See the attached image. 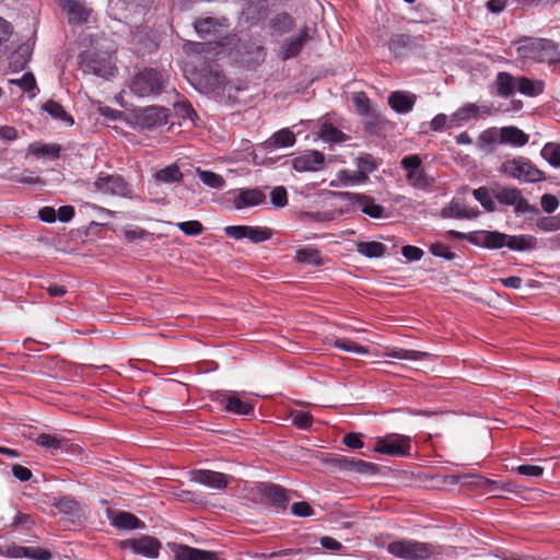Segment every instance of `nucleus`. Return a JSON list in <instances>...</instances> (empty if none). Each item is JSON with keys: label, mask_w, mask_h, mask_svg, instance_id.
I'll return each mask as SVG.
<instances>
[{"label": "nucleus", "mask_w": 560, "mask_h": 560, "mask_svg": "<svg viewBox=\"0 0 560 560\" xmlns=\"http://www.w3.org/2000/svg\"><path fill=\"white\" fill-rule=\"evenodd\" d=\"M446 235L457 240H466L476 246L488 249L508 247L511 250L525 252L537 246V238L528 234L509 235L499 231H476L466 234L451 230L446 232Z\"/></svg>", "instance_id": "obj_1"}, {"label": "nucleus", "mask_w": 560, "mask_h": 560, "mask_svg": "<svg viewBox=\"0 0 560 560\" xmlns=\"http://www.w3.org/2000/svg\"><path fill=\"white\" fill-rule=\"evenodd\" d=\"M516 45V52L520 59L548 63L560 61L558 57L559 45L551 39L524 37L517 40Z\"/></svg>", "instance_id": "obj_2"}, {"label": "nucleus", "mask_w": 560, "mask_h": 560, "mask_svg": "<svg viewBox=\"0 0 560 560\" xmlns=\"http://www.w3.org/2000/svg\"><path fill=\"white\" fill-rule=\"evenodd\" d=\"M501 171L508 176L525 183H538L546 179L545 173L523 156L505 161Z\"/></svg>", "instance_id": "obj_3"}, {"label": "nucleus", "mask_w": 560, "mask_h": 560, "mask_svg": "<svg viewBox=\"0 0 560 560\" xmlns=\"http://www.w3.org/2000/svg\"><path fill=\"white\" fill-rule=\"evenodd\" d=\"M386 550L392 556L404 560H424L434 552L432 545L408 539L393 541L387 545Z\"/></svg>", "instance_id": "obj_4"}, {"label": "nucleus", "mask_w": 560, "mask_h": 560, "mask_svg": "<svg viewBox=\"0 0 560 560\" xmlns=\"http://www.w3.org/2000/svg\"><path fill=\"white\" fill-rule=\"evenodd\" d=\"M164 85L165 80L160 71L145 68L135 75L130 90L133 94L145 97L160 94Z\"/></svg>", "instance_id": "obj_5"}, {"label": "nucleus", "mask_w": 560, "mask_h": 560, "mask_svg": "<svg viewBox=\"0 0 560 560\" xmlns=\"http://www.w3.org/2000/svg\"><path fill=\"white\" fill-rule=\"evenodd\" d=\"M411 438L398 433H389L376 439L374 451L380 454L405 457L410 455Z\"/></svg>", "instance_id": "obj_6"}, {"label": "nucleus", "mask_w": 560, "mask_h": 560, "mask_svg": "<svg viewBox=\"0 0 560 560\" xmlns=\"http://www.w3.org/2000/svg\"><path fill=\"white\" fill-rule=\"evenodd\" d=\"M79 65L86 73L107 78L114 75L115 66L93 50H85L79 55Z\"/></svg>", "instance_id": "obj_7"}, {"label": "nucleus", "mask_w": 560, "mask_h": 560, "mask_svg": "<svg viewBox=\"0 0 560 560\" xmlns=\"http://www.w3.org/2000/svg\"><path fill=\"white\" fill-rule=\"evenodd\" d=\"M337 196L348 201L351 209H359L362 213L380 219L384 214V207L375 203L374 198L364 194H355L349 191H339Z\"/></svg>", "instance_id": "obj_8"}, {"label": "nucleus", "mask_w": 560, "mask_h": 560, "mask_svg": "<svg viewBox=\"0 0 560 560\" xmlns=\"http://www.w3.org/2000/svg\"><path fill=\"white\" fill-rule=\"evenodd\" d=\"M495 199L506 206H514L516 213H532L536 212V208L529 205L527 199L522 195V191L516 187H500L494 192Z\"/></svg>", "instance_id": "obj_9"}, {"label": "nucleus", "mask_w": 560, "mask_h": 560, "mask_svg": "<svg viewBox=\"0 0 560 560\" xmlns=\"http://www.w3.org/2000/svg\"><path fill=\"white\" fill-rule=\"evenodd\" d=\"M224 233L235 240L248 238L253 243H261L271 237L268 229L249 225H229L224 228Z\"/></svg>", "instance_id": "obj_10"}, {"label": "nucleus", "mask_w": 560, "mask_h": 560, "mask_svg": "<svg viewBox=\"0 0 560 560\" xmlns=\"http://www.w3.org/2000/svg\"><path fill=\"white\" fill-rule=\"evenodd\" d=\"M93 185L96 191L105 195L126 196L128 194V184L117 174L98 176Z\"/></svg>", "instance_id": "obj_11"}, {"label": "nucleus", "mask_w": 560, "mask_h": 560, "mask_svg": "<svg viewBox=\"0 0 560 560\" xmlns=\"http://www.w3.org/2000/svg\"><path fill=\"white\" fill-rule=\"evenodd\" d=\"M325 155L317 150L304 151L292 160V167L296 172H316L323 168Z\"/></svg>", "instance_id": "obj_12"}, {"label": "nucleus", "mask_w": 560, "mask_h": 560, "mask_svg": "<svg viewBox=\"0 0 560 560\" xmlns=\"http://www.w3.org/2000/svg\"><path fill=\"white\" fill-rule=\"evenodd\" d=\"M125 549H131L135 553L149 558H155L159 555L160 542L151 536H142L138 539H127L121 542Z\"/></svg>", "instance_id": "obj_13"}, {"label": "nucleus", "mask_w": 560, "mask_h": 560, "mask_svg": "<svg viewBox=\"0 0 560 560\" xmlns=\"http://www.w3.org/2000/svg\"><path fill=\"white\" fill-rule=\"evenodd\" d=\"M261 500L277 509L284 510L289 502L290 495L288 490L278 485H265L260 488Z\"/></svg>", "instance_id": "obj_14"}, {"label": "nucleus", "mask_w": 560, "mask_h": 560, "mask_svg": "<svg viewBox=\"0 0 560 560\" xmlns=\"http://www.w3.org/2000/svg\"><path fill=\"white\" fill-rule=\"evenodd\" d=\"M192 479L209 488L224 490L229 486L232 477L223 472L203 469L194 471Z\"/></svg>", "instance_id": "obj_15"}, {"label": "nucleus", "mask_w": 560, "mask_h": 560, "mask_svg": "<svg viewBox=\"0 0 560 560\" xmlns=\"http://www.w3.org/2000/svg\"><path fill=\"white\" fill-rule=\"evenodd\" d=\"M228 20L225 18H200L194 22L196 32L202 39H209L215 36L220 31L226 26Z\"/></svg>", "instance_id": "obj_16"}, {"label": "nucleus", "mask_w": 560, "mask_h": 560, "mask_svg": "<svg viewBox=\"0 0 560 560\" xmlns=\"http://www.w3.org/2000/svg\"><path fill=\"white\" fill-rule=\"evenodd\" d=\"M334 464L345 470H351L361 475H374L378 467L374 463L365 462L360 458L340 456L334 459Z\"/></svg>", "instance_id": "obj_17"}, {"label": "nucleus", "mask_w": 560, "mask_h": 560, "mask_svg": "<svg viewBox=\"0 0 560 560\" xmlns=\"http://www.w3.org/2000/svg\"><path fill=\"white\" fill-rule=\"evenodd\" d=\"M310 39L308 27L304 26L296 36L287 39L279 51L282 60H288L300 54L305 43Z\"/></svg>", "instance_id": "obj_18"}, {"label": "nucleus", "mask_w": 560, "mask_h": 560, "mask_svg": "<svg viewBox=\"0 0 560 560\" xmlns=\"http://www.w3.org/2000/svg\"><path fill=\"white\" fill-rule=\"evenodd\" d=\"M63 12L68 15L69 23L82 24L88 22L90 10L81 0H60Z\"/></svg>", "instance_id": "obj_19"}, {"label": "nucleus", "mask_w": 560, "mask_h": 560, "mask_svg": "<svg viewBox=\"0 0 560 560\" xmlns=\"http://www.w3.org/2000/svg\"><path fill=\"white\" fill-rule=\"evenodd\" d=\"M177 560H221L220 552L177 544Z\"/></svg>", "instance_id": "obj_20"}, {"label": "nucleus", "mask_w": 560, "mask_h": 560, "mask_svg": "<svg viewBox=\"0 0 560 560\" xmlns=\"http://www.w3.org/2000/svg\"><path fill=\"white\" fill-rule=\"evenodd\" d=\"M416 98L415 94L396 91L388 96V104L396 113L407 114L412 110Z\"/></svg>", "instance_id": "obj_21"}, {"label": "nucleus", "mask_w": 560, "mask_h": 560, "mask_svg": "<svg viewBox=\"0 0 560 560\" xmlns=\"http://www.w3.org/2000/svg\"><path fill=\"white\" fill-rule=\"evenodd\" d=\"M266 199L265 194L257 189H241L237 196L233 199V205L236 209L246 207H255L262 203Z\"/></svg>", "instance_id": "obj_22"}, {"label": "nucleus", "mask_w": 560, "mask_h": 560, "mask_svg": "<svg viewBox=\"0 0 560 560\" xmlns=\"http://www.w3.org/2000/svg\"><path fill=\"white\" fill-rule=\"evenodd\" d=\"M296 142V138L293 131L289 128H283L277 132H275L270 138H268L264 143V148L266 150H276L280 148H289L293 147Z\"/></svg>", "instance_id": "obj_23"}, {"label": "nucleus", "mask_w": 560, "mask_h": 560, "mask_svg": "<svg viewBox=\"0 0 560 560\" xmlns=\"http://www.w3.org/2000/svg\"><path fill=\"white\" fill-rule=\"evenodd\" d=\"M517 85V77H513L509 72L500 71L495 75L493 86L495 94L500 97L508 98L513 95Z\"/></svg>", "instance_id": "obj_24"}, {"label": "nucleus", "mask_w": 560, "mask_h": 560, "mask_svg": "<svg viewBox=\"0 0 560 560\" xmlns=\"http://www.w3.org/2000/svg\"><path fill=\"white\" fill-rule=\"evenodd\" d=\"M441 214L443 218L475 219L479 215V210L453 200L442 209Z\"/></svg>", "instance_id": "obj_25"}, {"label": "nucleus", "mask_w": 560, "mask_h": 560, "mask_svg": "<svg viewBox=\"0 0 560 560\" xmlns=\"http://www.w3.org/2000/svg\"><path fill=\"white\" fill-rule=\"evenodd\" d=\"M529 136L515 126L502 127L500 129V142L520 148L525 145Z\"/></svg>", "instance_id": "obj_26"}, {"label": "nucleus", "mask_w": 560, "mask_h": 560, "mask_svg": "<svg viewBox=\"0 0 560 560\" xmlns=\"http://www.w3.org/2000/svg\"><path fill=\"white\" fill-rule=\"evenodd\" d=\"M110 523L119 529H136L144 527V523L136 515L124 511L115 512L110 517Z\"/></svg>", "instance_id": "obj_27"}, {"label": "nucleus", "mask_w": 560, "mask_h": 560, "mask_svg": "<svg viewBox=\"0 0 560 560\" xmlns=\"http://www.w3.org/2000/svg\"><path fill=\"white\" fill-rule=\"evenodd\" d=\"M545 83L541 80H533L527 77H517L516 91L521 94L535 97L544 92Z\"/></svg>", "instance_id": "obj_28"}, {"label": "nucleus", "mask_w": 560, "mask_h": 560, "mask_svg": "<svg viewBox=\"0 0 560 560\" xmlns=\"http://www.w3.org/2000/svg\"><path fill=\"white\" fill-rule=\"evenodd\" d=\"M355 248L359 254L368 258H381L387 250L383 243L376 241L358 242Z\"/></svg>", "instance_id": "obj_29"}, {"label": "nucleus", "mask_w": 560, "mask_h": 560, "mask_svg": "<svg viewBox=\"0 0 560 560\" xmlns=\"http://www.w3.org/2000/svg\"><path fill=\"white\" fill-rule=\"evenodd\" d=\"M30 154H33L37 158H51L57 159L60 155L61 147L56 143L43 144L39 142H34L28 145L27 149Z\"/></svg>", "instance_id": "obj_30"}, {"label": "nucleus", "mask_w": 560, "mask_h": 560, "mask_svg": "<svg viewBox=\"0 0 560 560\" xmlns=\"http://www.w3.org/2000/svg\"><path fill=\"white\" fill-rule=\"evenodd\" d=\"M318 135L322 140L331 143H341L349 139V137L341 130L328 122H325L320 126Z\"/></svg>", "instance_id": "obj_31"}, {"label": "nucleus", "mask_w": 560, "mask_h": 560, "mask_svg": "<svg viewBox=\"0 0 560 560\" xmlns=\"http://www.w3.org/2000/svg\"><path fill=\"white\" fill-rule=\"evenodd\" d=\"M225 410L238 416H248L254 412V406L236 396H229L225 399Z\"/></svg>", "instance_id": "obj_32"}, {"label": "nucleus", "mask_w": 560, "mask_h": 560, "mask_svg": "<svg viewBox=\"0 0 560 560\" xmlns=\"http://www.w3.org/2000/svg\"><path fill=\"white\" fill-rule=\"evenodd\" d=\"M36 443L40 447L46 448L50 454L56 455L60 450L63 448L66 441L57 438L56 435L42 433L36 438Z\"/></svg>", "instance_id": "obj_33"}, {"label": "nucleus", "mask_w": 560, "mask_h": 560, "mask_svg": "<svg viewBox=\"0 0 560 560\" xmlns=\"http://www.w3.org/2000/svg\"><path fill=\"white\" fill-rule=\"evenodd\" d=\"M385 355L393 359L409 361H419L431 357L428 352L407 349H390L385 352Z\"/></svg>", "instance_id": "obj_34"}, {"label": "nucleus", "mask_w": 560, "mask_h": 560, "mask_svg": "<svg viewBox=\"0 0 560 560\" xmlns=\"http://www.w3.org/2000/svg\"><path fill=\"white\" fill-rule=\"evenodd\" d=\"M294 258L298 262L312 266H320L323 264L319 250L313 247L299 248L295 252Z\"/></svg>", "instance_id": "obj_35"}, {"label": "nucleus", "mask_w": 560, "mask_h": 560, "mask_svg": "<svg viewBox=\"0 0 560 560\" xmlns=\"http://www.w3.org/2000/svg\"><path fill=\"white\" fill-rule=\"evenodd\" d=\"M200 180L202 184L212 189H222L225 186V179L222 175L217 174L211 171H206L201 168L196 170Z\"/></svg>", "instance_id": "obj_36"}, {"label": "nucleus", "mask_w": 560, "mask_h": 560, "mask_svg": "<svg viewBox=\"0 0 560 560\" xmlns=\"http://www.w3.org/2000/svg\"><path fill=\"white\" fill-rule=\"evenodd\" d=\"M412 39L408 34H393L387 43L388 49L396 56L410 48Z\"/></svg>", "instance_id": "obj_37"}, {"label": "nucleus", "mask_w": 560, "mask_h": 560, "mask_svg": "<svg viewBox=\"0 0 560 560\" xmlns=\"http://www.w3.org/2000/svg\"><path fill=\"white\" fill-rule=\"evenodd\" d=\"M140 118L142 119V124L147 127L162 124L166 118L165 109L155 106L147 107L143 109Z\"/></svg>", "instance_id": "obj_38"}, {"label": "nucleus", "mask_w": 560, "mask_h": 560, "mask_svg": "<svg viewBox=\"0 0 560 560\" xmlns=\"http://www.w3.org/2000/svg\"><path fill=\"white\" fill-rule=\"evenodd\" d=\"M196 118L197 114L188 102L177 101V125L187 122L190 127H194Z\"/></svg>", "instance_id": "obj_39"}, {"label": "nucleus", "mask_w": 560, "mask_h": 560, "mask_svg": "<svg viewBox=\"0 0 560 560\" xmlns=\"http://www.w3.org/2000/svg\"><path fill=\"white\" fill-rule=\"evenodd\" d=\"M407 182L417 189H427L432 180L429 178L423 168L413 170L406 174Z\"/></svg>", "instance_id": "obj_40"}, {"label": "nucleus", "mask_w": 560, "mask_h": 560, "mask_svg": "<svg viewBox=\"0 0 560 560\" xmlns=\"http://www.w3.org/2000/svg\"><path fill=\"white\" fill-rule=\"evenodd\" d=\"M335 348L355 354H368L369 349L348 338H336L331 343Z\"/></svg>", "instance_id": "obj_41"}, {"label": "nucleus", "mask_w": 560, "mask_h": 560, "mask_svg": "<svg viewBox=\"0 0 560 560\" xmlns=\"http://www.w3.org/2000/svg\"><path fill=\"white\" fill-rule=\"evenodd\" d=\"M43 108L56 119L73 125V118L65 110L63 106L55 101H48L44 104Z\"/></svg>", "instance_id": "obj_42"}, {"label": "nucleus", "mask_w": 560, "mask_h": 560, "mask_svg": "<svg viewBox=\"0 0 560 560\" xmlns=\"http://www.w3.org/2000/svg\"><path fill=\"white\" fill-rule=\"evenodd\" d=\"M540 154L551 166L560 167V143H546Z\"/></svg>", "instance_id": "obj_43"}, {"label": "nucleus", "mask_w": 560, "mask_h": 560, "mask_svg": "<svg viewBox=\"0 0 560 560\" xmlns=\"http://www.w3.org/2000/svg\"><path fill=\"white\" fill-rule=\"evenodd\" d=\"M55 506L59 510L60 513L75 516L80 512L79 503L70 495H66L60 498Z\"/></svg>", "instance_id": "obj_44"}, {"label": "nucleus", "mask_w": 560, "mask_h": 560, "mask_svg": "<svg viewBox=\"0 0 560 560\" xmlns=\"http://www.w3.org/2000/svg\"><path fill=\"white\" fill-rule=\"evenodd\" d=\"M177 228L187 236H198L205 231L202 223L197 220L179 222Z\"/></svg>", "instance_id": "obj_45"}, {"label": "nucleus", "mask_w": 560, "mask_h": 560, "mask_svg": "<svg viewBox=\"0 0 560 560\" xmlns=\"http://www.w3.org/2000/svg\"><path fill=\"white\" fill-rule=\"evenodd\" d=\"M472 195L487 211H493L495 209V203L487 187H479L475 189Z\"/></svg>", "instance_id": "obj_46"}, {"label": "nucleus", "mask_w": 560, "mask_h": 560, "mask_svg": "<svg viewBox=\"0 0 560 560\" xmlns=\"http://www.w3.org/2000/svg\"><path fill=\"white\" fill-rule=\"evenodd\" d=\"M155 184H172L175 182V163L171 164L154 174Z\"/></svg>", "instance_id": "obj_47"}, {"label": "nucleus", "mask_w": 560, "mask_h": 560, "mask_svg": "<svg viewBox=\"0 0 560 560\" xmlns=\"http://www.w3.org/2000/svg\"><path fill=\"white\" fill-rule=\"evenodd\" d=\"M291 417H292V423L295 427L303 429V430L311 428V425L313 423V417L307 411H302V410L293 411Z\"/></svg>", "instance_id": "obj_48"}, {"label": "nucleus", "mask_w": 560, "mask_h": 560, "mask_svg": "<svg viewBox=\"0 0 560 560\" xmlns=\"http://www.w3.org/2000/svg\"><path fill=\"white\" fill-rule=\"evenodd\" d=\"M430 253L433 256L444 258L445 260H453L456 257V254L453 253L446 244L441 242L433 243L430 246Z\"/></svg>", "instance_id": "obj_49"}, {"label": "nucleus", "mask_w": 560, "mask_h": 560, "mask_svg": "<svg viewBox=\"0 0 560 560\" xmlns=\"http://www.w3.org/2000/svg\"><path fill=\"white\" fill-rule=\"evenodd\" d=\"M270 199L275 207L283 208L288 205V194L283 186L275 187L270 192Z\"/></svg>", "instance_id": "obj_50"}, {"label": "nucleus", "mask_w": 560, "mask_h": 560, "mask_svg": "<svg viewBox=\"0 0 560 560\" xmlns=\"http://www.w3.org/2000/svg\"><path fill=\"white\" fill-rule=\"evenodd\" d=\"M24 557L33 560H49L52 555L48 549L42 547H25Z\"/></svg>", "instance_id": "obj_51"}, {"label": "nucleus", "mask_w": 560, "mask_h": 560, "mask_svg": "<svg viewBox=\"0 0 560 560\" xmlns=\"http://www.w3.org/2000/svg\"><path fill=\"white\" fill-rule=\"evenodd\" d=\"M11 83L18 84L25 92H32L36 89V81L32 72L24 73L19 80H11Z\"/></svg>", "instance_id": "obj_52"}, {"label": "nucleus", "mask_w": 560, "mask_h": 560, "mask_svg": "<svg viewBox=\"0 0 560 560\" xmlns=\"http://www.w3.org/2000/svg\"><path fill=\"white\" fill-rule=\"evenodd\" d=\"M514 470L522 476L540 477L544 472V467L538 466V465L525 464V465H520V466L515 467Z\"/></svg>", "instance_id": "obj_53"}, {"label": "nucleus", "mask_w": 560, "mask_h": 560, "mask_svg": "<svg viewBox=\"0 0 560 560\" xmlns=\"http://www.w3.org/2000/svg\"><path fill=\"white\" fill-rule=\"evenodd\" d=\"M291 512L298 517H307L314 514V509L307 502L300 501L292 504Z\"/></svg>", "instance_id": "obj_54"}, {"label": "nucleus", "mask_w": 560, "mask_h": 560, "mask_svg": "<svg viewBox=\"0 0 560 560\" xmlns=\"http://www.w3.org/2000/svg\"><path fill=\"white\" fill-rule=\"evenodd\" d=\"M462 117L463 122L476 118L479 115V107L476 104L467 103L457 109Z\"/></svg>", "instance_id": "obj_55"}, {"label": "nucleus", "mask_w": 560, "mask_h": 560, "mask_svg": "<svg viewBox=\"0 0 560 560\" xmlns=\"http://www.w3.org/2000/svg\"><path fill=\"white\" fill-rule=\"evenodd\" d=\"M402 256L410 261H418L423 256V250L417 246L405 245L401 248Z\"/></svg>", "instance_id": "obj_56"}, {"label": "nucleus", "mask_w": 560, "mask_h": 560, "mask_svg": "<svg viewBox=\"0 0 560 560\" xmlns=\"http://www.w3.org/2000/svg\"><path fill=\"white\" fill-rule=\"evenodd\" d=\"M540 203H541V208L547 213H552L553 211H556V209L559 206L558 199L553 195H550V194L542 195L541 199H540Z\"/></svg>", "instance_id": "obj_57"}, {"label": "nucleus", "mask_w": 560, "mask_h": 560, "mask_svg": "<svg viewBox=\"0 0 560 560\" xmlns=\"http://www.w3.org/2000/svg\"><path fill=\"white\" fill-rule=\"evenodd\" d=\"M401 166L408 172L421 168V159L417 154L407 155L401 160Z\"/></svg>", "instance_id": "obj_58"}, {"label": "nucleus", "mask_w": 560, "mask_h": 560, "mask_svg": "<svg viewBox=\"0 0 560 560\" xmlns=\"http://www.w3.org/2000/svg\"><path fill=\"white\" fill-rule=\"evenodd\" d=\"M353 102L359 114L365 115L370 110V101L364 93L354 95Z\"/></svg>", "instance_id": "obj_59"}, {"label": "nucleus", "mask_w": 560, "mask_h": 560, "mask_svg": "<svg viewBox=\"0 0 560 560\" xmlns=\"http://www.w3.org/2000/svg\"><path fill=\"white\" fill-rule=\"evenodd\" d=\"M448 117L445 114H438L430 121V129L435 132H440L447 129Z\"/></svg>", "instance_id": "obj_60"}, {"label": "nucleus", "mask_w": 560, "mask_h": 560, "mask_svg": "<svg viewBox=\"0 0 560 560\" xmlns=\"http://www.w3.org/2000/svg\"><path fill=\"white\" fill-rule=\"evenodd\" d=\"M357 165L360 172H373L375 170L374 160L370 154L361 155L357 159Z\"/></svg>", "instance_id": "obj_61"}, {"label": "nucleus", "mask_w": 560, "mask_h": 560, "mask_svg": "<svg viewBox=\"0 0 560 560\" xmlns=\"http://www.w3.org/2000/svg\"><path fill=\"white\" fill-rule=\"evenodd\" d=\"M125 2L135 13H142L151 5L152 0H125Z\"/></svg>", "instance_id": "obj_62"}, {"label": "nucleus", "mask_w": 560, "mask_h": 560, "mask_svg": "<svg viewBox=\"0 0 560 560\" xmlns=\"http://www.w3.org/2000/svg\"><path fill=\"white\" fill-rule=\"evenodd\" d=\"M343 444H346L348 447L358 450L363 447V442L361 440V434L359 433H348L343 436L342 440Z\"/></svg>", "instance_id": "obj_63"}, {"label": "nucleus", "mask_w": 560, "mask_h": 560, "mask_svg": "<svg viewBox=\"0 0 560 560\" xmlns=\"http://www.w3.org/2000/svg\"><path fill=\"white\" fill-rule=\"evenodd\" d=\"M13 476L20 481H28L32 478V471L22 465L15 464L12 467Z\"/></svg>", "instance_id": "obj_64"}]
</instances>
